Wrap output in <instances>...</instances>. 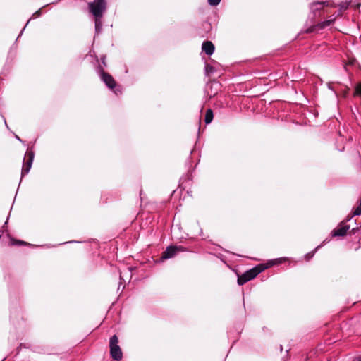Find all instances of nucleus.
I'll return each instance as SVG.
<instances>
[{
    "instance_id": "nucleus-1",
    "label": "nucleus",
    "mask_w": 361,
    "mask_h": 361,
    "mask_svg": "<svg viewBox=\"0 0 361 361\" xmlns=\"http://www.w3.org/2000/svg\"><path fill=\"white\" fill-rule=\"evenodd\" d=\"M88 8L94 18H102L106 11V1L94 0L88 3Z\"/></svg>"
},
{
    "instance_id": "nucleus-2",
    "label": "nucleus",
    "mask_w": 361,
    "mask_h": 361,
    "mask_svg": "<svg viewBox=\"0 0 361 361\" xmlns=\"http://www.w3.org/2000/svg\"><path fill=\"white\" fill-rule=\"evenodd\" d=\"M109 347L111 357L116 361L121 360L123 357V353L118 345V338L116 335H114L110 338Z\"/></svg>"
},
{
    "instance_id": "nucleus-3",
    "label": "nucleus",
    "mask_w": 361,
    "mask_h": 361,
    "mask_svg": "<svg viewBox=\"0 0 361 361\" xmlns=\"http://www.w3.org/2000/svg\"><path fill=\"white\" fill-rule=\"evenodd\" d=\"M34 157L35 152L33 149L32 148H28L25 156V159H26V161L24 160L23 161V166L21 171V179L24 176L27 175L30 171V169L33 163Z\"/></svg>"
},
{
    "instance_id": "nucleus-4",
    "label": "nucleus",
    "mask_w": 361,
    "mask_h": 361,
    "mask_svg": "<svg viewBox=\"0 0 361 361\" xmlns=\"http://www.w3.org/2000/svg\"><path fill=\"white\" fill-rule=\"evenodd\" d=\"M329 6V1H315L312 3L310 5V14L309 16V19L312 21L321 15V10L323 8L324 6Z\"/></svg>"
},
{
    "instance_id": "nucleus-5",
    "label": "nucleus",
    "mask_w": 361,
    "mask_h": 361,
    "mask_svg": "<svg viewBox=\"0 0 361 361\" xmlns=\"http://www.w3.org/2000/svg\"><path fill=\"white\" fill-rule=\"evenodd\" d=\"M186 251V248L181 245H170L168 246L165 251L163 252L161 259H168L175 257L180 252Z\"/></svg>"
},
{
    "instance_id": "nucleus-6",
    "label": "nucleus",
    "mask_w": 361,
    "mask_h": 361,
    "mask_svg": "<svg viewBox=\"0 0 361 361\" xmlns=\"http://www.w3.org/2000/svg\"><path fill=\"white\" fill-rule=\"evenodd\" d=\"M97 72L100 75L101 80L109 89L114 90L116 87V83L114 78L108 73H106L101 66L97 68Z\"/></svg>"
},
{
    "instance_id": "nucleus-7",
    "label": "nucleus",
    "mask_w": 361,
    "mask_h": 361,
    "mask_svg": "<svg viewBox=\"0 0 361 361\" xmlns=\"http://www.w3.org/2000/svg\"><path fill=\"white\" fill-rule=\"evenodd\" d=\"M336 20V17L331 16L329 20L322 21L319 23H317V25H314L312 26H310V27L307 28L305 30L306 33H312L314 32L316 30H322L325 28L327 26H329L331 25Z\"/></svg>"
},
{
    "instance_id": "nucleus-8",
    "label": "nucleus",
    "mask_w": 361,
    "mask_h": 361,
    "mask_svg": "<svg viewBox=\"0 0 361 361\" xmlns=\"http://www.w3.org/2000/svg\"><path fill=\"white\" fill-rule=\"evenodd\" d=\"M345 223L346 221L341 222L338 226L332 231L331 235L333 237H343L345 235L350 228V226L347 225Z\"/></svg>"
},
{
    "instance_id": "nucleus-9",
    "label": "nucleus",
    "mask_w": 361,
    "mask_h": 361,
    "mask_svg": "<svg viewBox=\"0 0 361 361\" xmlns=\"http://www.w3.org/2000/svg\"><path fill=\"white\" fill-rule=\"evenodd\" d=\"M255 277L256 274H254L253 271L250 269L246 271L242 275L238 276V285L242 286Z\"/></svg>"
},
{
    "instance_id": "nucleus-10",
    "label": "nucleus",
    "mask_w": 361,
    "mask_h": 361,
    "mask_svg": "<svg viewBox=\"0 0 361 361\" xmlns=\"http://www.w3.org/2000/svg\"><path fill=\"white\" fill-rule=\"evenodd\" d=\"M202 49L208 56L213 54L215 47L213 43L210 41H205L202 43Z\"/></svg>"
},
{
    "instance_id": "nucleus-11",
    "label": "nucleus",
    "mask_w": 361,
    "mask_h": 361,
    "mask_svg": "<svg viewBox=\"0 0 361 361\" xmlns=\"http://www.w3.org/2000/svg\"><path fill=\"white\" fill-rule=\"evenodd\" d=\"M274 263L271 262L268 265H265L264 264H259L255 267L252 268L251 269L253 271L254 274H256V276L259 274L261 272L264 271L266 269L269 268V267L272 266Z\"/></svg>"
},
{
    "instance_id": "nucleus-12",
    "label": "nucleus",
    "mask_w": 361,
    "mask_h": 361,
    "mask_svg": "<svg viewBox=\"0 0 361 361\" xmlns=\"http://www.w3.org/2000/svg\"><path fill=\"white\" fill-rule=\"evenodd\" d=\"M102 18H94L95 34L99 35L102 32Z\"/></svg>"
},
{
    "instance_id": "nucleus-13",
    "label": "nucleus",
    "mask_w": 361,
    "mask_h": 361,
    "mask_svg": "<svg viewBox=\"0 0 361 361\" xmlns=\"http://www.w3.org/2000/svg\"><path fill=\"white\" fill-rule=\"evenodd\" d=\"M214 118L213 111L211 109H209L206 111L204 121L206 124H209L212 121Z\"/></svg>"
},
{
    "instance_id": "nucleus-14",
    "label": "nucleus",
    "mask_w": 361,
    "mask_h": 361,
    "mask_svg": "<svg viewBox=\"0 0 361 361\" xmlns=\"http://www.w3.org/2000/svg\"><path fill=\"white\" fill-rule=\"evenodd\" d=\"M41 10H42V8H39V10H37L36 12H35V13H33L32 17V18H30L28 20V21L27 22L26 25L24 26V27L23 28V30H21V32H20V35H18V38H17V39H18V38H19V37H20V35H22V34H23V31H24V30L25 29L26 26L27 25V24L29 23V22L31 20V19H32V18H37V17H39V16L42 15Z\"/></svg>"
},
{
    "instance_id": "nucleus-15",
    "label": "nucleus",
    "mask_w": 361,
    "mask_h": 361,
    "mask_svg": "<svg viewBox=\"0 0 361 361\" xmlns=\"http://www.w3.org/2000/svg\"><path fill=\"white\" fill-rule=\"evenodd\" d=\"M360 214H361V206L360 205L359 207H356L354 209L353 213L350 216L347 217L346 221H349L353 216H359Z\"/></svg>"
},
{
    "instance_id": "nucleus-16",
    "label": "nucleus",
    "mask_w": 361,
    "mask_h": 361,
    "mask_svg": "<svg viewBox=\"0 0 361 361\" xmlns=\"http://www.w3.org/2000/svg\"><path fill=\"white\" fill-rule=\"evenodd\" d=\"M11 245H28L27 243L20 240H15L14 238H11Z\"/></svg>"
},
{
    "instance_id": "nucleus-17",
    "label": "nucleus",
    "mask_w": 361,
    "mask_h": 361,
    "mask_svg": "<svg viewBox=\"0 0 361 361\" xmlns=\"http://www.w3.org/2000/svg\"><path fill=\"white\" fill-rule=\"evenodd\" d=\"M322 246V245H320L319 246H317L314 250H312V252H308L305 255V259L308 261L310 260L312 257H313V256L314 255L315 252H317V250L321 247Z\"/></svg>"
},
{
    "instance_id": "nucleus-18",
    "label": "nucleus",
    "mask_w": 361,
    "mask_h": 361,
    "mask_svg": "<svg viewBox=\"0 0 361 361\" xmlns=\"http://www.w3.org/2000/svg\"><path fill=\"white\" fill-rule=\"evenodd\" d=\"M353 95L361 97V82L355 85Z\"/></svg>"
},
{
    "instance_id": "nucleus-19",
    "label": "nucleus",
    "mask_w": 361,
    "mask_h": 361,
    "mask_svg": "<svg viewBox=\"0 0 361 361\" xmlns=\"http://www.w3.org/2000/svg\"><path fill=\"white\" fill-rule=\"evenodd\" d=\"M205 71L207 73H213L214 71H215V68L209 65V64H207L206 66H205Z\"/></svg>"
},
{
    "instance_id": "nucleus-20",
    "label": "nucleus",
    "mask_w": 361,
    "mask_h": 361,
    "mask_svg": "<svg viewBox=\"0 0 361 361\" xmlns=\"http://www.w3.org/2000/svg\"><path fill=\"white\" fill-rule=\"evenodd\" d=\"M221 2V0H208V4L212 6H216L219 5Z\"/></svg>"
},
{
    "instance_id": "nucleus-21",
    "label": "nucleus",
    "mask_w": 361,
    "mask_h": 361,
    "mask_svg": "<svg viewBox=\"0 0 361 361\" xmlns=\"http://www.w3.org/2000/svg\"><path fill=\"white\" fill-rule=\"evenodd\" d=\"M352 361H361V355L354 357Z\"/></svg>"
},
{
    "instance_id": "nucleus-22",
    "label": "nucleus",
    "mask_w": 361,
    "mask_h": 361,
    "mask_svg": "<svg viewBox=\"0 0 361 361\" xmlns=\"http://www.w3.org/2000/svg\"><path fill=\"white\" fill-rule=\"evenodd\" d=\"M105 59H106V57L104 56H103L102 58H101V61H102V63L104 65V66H106V61H105Z\"/></svg>"
},
{
    "instance_id": "nucleus-23",
    "label": "nucleus",
    "mask_w": 361,
    "mask_h": 361,
    "mask_svg": "<svg viewBox=\"0 0 361 361\" xmlns=\"http://www.w3.org/2000/svg\"><path fill=\"white\" fill-rule=\"evenodd\" d=\"M15 137H16V139L17 140H18L19 142H23V143L24 142L22 140V139H20V137L19 136H18L17 135H15Z\"/></svg>"
},
{
    "instance_id": "nucleus-24",
    "label": "nucleus",
    "mask_w": 361,
    "mask_h": 361,
    "mask_svg": "<svg viewBox=\"0 0 361 361\" xmlns=\"http://www.w3.org/2000/svg\"><path fill=\"white\" fill-rule=\"evenodd\" d=\"M114 92L116 94H118V93H121V91L119 89H116Z\"/></svg>"
},
{
    "instance_id": "nucleus-25",
    "label": "nucleus",
    "mask_w": 361,
    "mask_h": 361,
    "mask_svg": "<svg viewBox=\"0 0 361 361\" xmlns=\"http://www.w3.org/2000/svg\"><path fill=\"white\" fill-rule=\"evenodd\" d=\"M2 116V118H4V123H5L6 126L8 128V125H7V123H6V121L5 118L4 117V116Z\"/></svg>"
},
{
    "instance_id": "nucleus-26",
    "label": "nucleus",
    "mask_w": 361,
    "mask_h": 361,
    "mask_svg": "<svg viewBox=\"0 0 361 361\" xmlns=\"http://www.w3.org/2000/svg\"><path fill=\"white\" fill-rule=\"evenodd\" d=\"M7 223H8V221H6L5 223H4V225L3 226V228H4V227H6V226L7 225Z\"/></svg>"
},
{
    "instance_id": "nucleus-27",
    "label": "nucleus",
    "mask_w": 361,
    "mask_h": 361,
    "mask_svg": "<svg viewBox=\"0 0 361 361\" xmlns=\"http://www.w3.org/2000/svg\"><path fill=\"white\" fill-rule=\"evenodd\" d=\"M68 243H80V242L79 241L71 240V241H69Z\"/></svg>"
},
{
    "instance_id": "nucleus-28",
    "label": "nucleus",
    "mask_w": 361,
    "mask_h": 361,
    "mask_svg": "<svg viewBox=\"0 0 361 361\" xmlns=\"http://www.w3.org/2000/svg\"><path fill=\"white\" fill-rule=\"evenodd\" d=\"M285 259V258H279L277 260H280V262H281L282 260Z\"/></svg>"
},
{
    "instance_id": "nucleus-29",
    "label": "nucleus",
    "mask_w": 361,
    "mask_h": 361,
    "mask_svg": "<svg viewBox=\"0 0 361 361\" xmlns=\"http://www.w3.org/2000/svg\"><path fill=\"white\" fill-rule=\"evenodd\" d=\"M60 1V0H57V1H56L52 2L51 4H56V3H57L58 1Z\"/></svg>"
},
{
    "instance_id": "nucleus-30",
    "label": "nucleus",
    "mask_w": 361,
    "mask_h": 361,
    "mask_svg": "<svg viewBox=\"0 0 361 361\" xmlns=\"http://www.w3.org/2000/svg\"><path fill=\"white\" fill-rule=\"evenodd\" d=\"M341 8H347V6H344V5H342Z\"/></svg>"
}]
</instances>
